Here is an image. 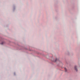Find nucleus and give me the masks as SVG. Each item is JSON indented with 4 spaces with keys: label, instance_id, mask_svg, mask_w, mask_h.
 I'll list each match as a JSON object with an SVG mask.
<instances>
[{
    "label": "nucleus",
    "instance_id": "nucleus-1",
    "mask_svg": "<svg viewBox=\"0 0 80 80\" xmlns=\"http://www.w3.org/2000/svg\"><path fill=\"white\" fill-rule=\"evenodd\" d=\"M74 68H75V70H76V71H77V72L78 70H77V66H75Z\"/></svg>",
    "mask_w": 80,
    "mask_h": 80
},
{
    "label": "nucleus",
    "instance_id": "nucleus-3",
    "mask_svg": "<svg viewBox=\"0 0 80 80\" xmlns=\"http://www.w3.org/2000/svg\"><path fill=\"white\" fill-rule=\"evenodd\" d=\"M57 60V59H56L55 61H54V62H56Z\"/></svg>",
    "mask_w": 80,
    "mask_h": 80
},
{
    "label": "nucleus",
    "instance_id": "nucleus-2",
    "mask_svg": "<svg viewBox=\"0 0 80 80\" xmlns=\"http://www.w3.org/2000/svg\"><path fill=\"white\" fill-rule=\"evenodd\" d=\"M64 69H65V72H67V69H66V68H64Z\"/></svg>",
    "mask_w": 80,
    "mask_h": 80
},
{
    "label": "nucleus",
    "instance_id": "nucleus-4",
    "mask_svg": "<svg viewBox=\"0 0 80 80\" xmlns=\"http://www.w3.org/2000/svg\"><path fill=\"white\" fill-rule=\"evenodd\" d=\"M1 45H3V42H2L1 43Z\"/></svg>",
    "mask_w": 80,
    "mask_h": 80
}]
</instances>
